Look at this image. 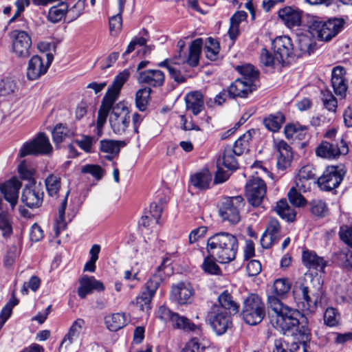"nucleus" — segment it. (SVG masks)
Instances as JSON below:
<instances>
[{
    "instance_id": "13d9d810",
    "label": "nucleus",
    "mask_w": 352,
    "mask_h": 352,
    "mask_svg": "<svg viewBox=\"0 0 352 352\" xmlns=\"http://www.w3.org/2000/svg\"><path fill=\"white\" fill-rule=\"evenodd\" d=\"M155 294L146 289L142 292L140 296L136 298V304L142 311H148L151 309V302Z\"/></svg>"
},
{
    "instance_id": "5fc2aeb1",
    "label": "nucleus",
    "mask_w": 352,
    "mask_h": 352,
    "mask_svg": "<svg viewBox=\"0 0 352 352\" xmlns=\"http://www.w3.org/2000/svg\"><path fill=\"white\" fill-rule=\"evenodd\" d=\"M324 323L329 327H336L339 324L340 315L337 309L330 307L324 313Z\"/></svg>"
},
{
    "instance_id": "b1692460",
    "label": "nucleus",
    "mask_w": 352,
    "mask_h": 352,
    "mask_svg": "<svg viewBox=\"0 0 352 352\" xmlns=\"http://www.w3.org/2000/svg\"><path fill=\"white\" fill-rule=\"evenodd\" d=\"M21 186V182L18 179H11L0 186L4 199L10 204L12 208H14L17 203Z\"/></svg>"
},
{
    "instance_id": "f3484780",
    "label": "nucleus",
    "mask_w": 352,
    "mask_h": 352,
    "mask_svg": "<svg viewBox=\"0 0 352 352\" xmlns=\"http://www.w3.org/2000/svg\"><path fill=\"white\" fill-rule=\"evenodd\" d=\"M195 291L187 282L173 284L170 292V299L179 305H188L194 300Z\"/></svg>"
},
{
    "instance_id": "774afa93",
    "label": "nucleus",
    "mask_w": 352,
    "mask_h": 352,
    "mask_svg": "<svg viewBox=\"0 0 352 352\" xmlns=\"http://www.w3.org/2000/svg\"><path fill=\"white\" fill-rule=\"evenodd\" d=\"M329 338L332 340L336 344H344L347 342L352 340V332L344 333L333 332L329 334Z\"/></svg>"
},
{
    "instance_id": "ddd939ff",
    "label": "nucleus",
    "mask_w": 352,
    "mask_h": 352,
    "mask_svg": "<svg viewBox=\"0 0 352 352\" xmlns=\"http://www.w3.org/2000/svg\"><path fill=\"white\" fill-rule=\"evenodd\" d=\"M345 173L344 168L340 166H328L318 179L319 187L321 190L326 191L336 188L342 181Z\"/></svg>"
},
{
    "instance_id": "6e6d98bb",
    "label": "nucleus",
    "mask_w": 352,
    "mask_h": 352,
    "mask_svg": "<svg viewBox=\"0 0 352 352\" xmlns=\"http://www.w3.org/2000/svg\"><path fill=\"white\" fill-rule=\"evenodd\" d=\"M321 100L326 109L329 111L336 112L338 102L331 91L328 89L321 91Z\"/></svg>"
},
{
    "instance_id": "dca6fc26",
    "label": "nucleus",
    "mask_w": 352,
    "mask_h": 352,
    "mask_svg": "<svg viewBox=\"0 0 352 352\" xmlns=\"http://www.w3.org/2000/svg\"><path fill=\"white\" fill-rule=\"evenodd\" d=\"M245 187L248 203L254 207L260 206L267 191L265 182L259 177H252L248 180Z\"/></svg>"
},
{
    "instance_id": "393cba45",
    "label": "nucleus",
    "mask_w": 352,
    "mask_h": 352,
    "mask_svg": "<svg viewBox=\"0 0 352 352\" xmlns=\"http://www.w3.org/2000/svg\"><path fill=\"white\" fill-rule=\"evenodd\" d=\"M302 262L307 268L319 272H322L327 264V261L322 256H320L315 252L309 250L302 252Z\"/></svg>"
},
{
    "instance_id": "412c9836",
    "label": "nucleus",
    "mask_w": 352,
    "mask_h": 352,
    "mask_svg": "<svg viewBox=\"0 0 352 352\" xmlns=\"http://www.w3.org/2000/svg\"><path fill=\"white\" fill-rule=\"evenodd\" d=\"M169 259L164 258L161 265L158 266L154 273L146 283V289L155 294L160 285L165 280L171 272V268L166 263Z\"/></svg>"
},
{
    "instance_id": "f257e3e1",
    "label": "nucleus",
    "mask_w": 352,
    "mask_h": 352,
    "mask_svg": "<svg viewBox=\"0 0 352 352\" xmlns=\"http://www.w3.org/2000/svg\"><path fill=\"white\" fill-rule=\"evenodd\" d=\"M238 248V240L234 235L221 232L208 238L206 250L218 262L228 263L235 259Z\"/></svg>"
},
{
    "instance_id": "9d476101",
    "label": "nucleus",
    "mask_w": 352,
    "mask_h": 352,
    "mask_svg": "<svg viewBox=\"0 0 352 352\" xmlns=\"http://www.w3.org/2000/svg\"><path fill=\"white\" fill-rule=\"evenodd\" d=\"M301 316L300 312L295 309H292L284 314L276 317V327L280 329L285 335L297 336L299 335L300 321L298 317Z\"/></svg>"
},
{
    "instance_id": "680f3d73",
    "label": "nucleus",
    "mask_w": 352,
    "mask_h": 352,
    "mask_svg": "<svg viewBox=\"0 0 352 352\" xmlns=\"http://www.w3.org/2000/svg\"><path fill=\"white\" fill-rule=\"evenodd\" d=\"M17 89L16 82L11 78H6L0 82V95L8 96Z\"/></svg>"
},
{
    "instance_id": "20e7f679",
    "label": "nucleus",
    "mask_w": 352,
    "mask_h": 352,
    "mask_svg": "<svg viewBox=\"0 0 352 352\" xmlns=\"http://www.w3.org/2000/svg\"><path fill=\"white\" fill-rule=\"evenodd\" d=\"M344 21L331 19L323 21L318 16H311L307 23L308 32L313 37L322 41H329L342 29Z\"/></svg>"
},
{
    "instance_id": "58836bf2",
    "label": "nucleus",
    "mask_w": 352,
    "mask_h": 352,
    "mask_svg": "<svg viewBox=\"0 0 352 352\" xmlns=\"http://www.w3.org/2000/svg\"><path fill=\"white\" fill-rule=\"evenodd\" d=\"M60 177L58 174H50L45 179L46 190L50 196H55L60 189Z\"/></svg>"
},
{
    "instance_id": "a19ab883",
    "label": "nucleus",
    "mask_w": 352,
    "mask_h": 352,
    "mask_svg": "<svg viewBox=\"0 0 352 352\" xmlns=\"http://www.w3.org/2000/svg\"><path fill=\"white\" fill-rule=\"evenodd\" d=\"M252 131H248L241 135L236 142L232 147L234 154L237 156L242 155L245 151H248L249 144L252 140Z\"/></svg>"
},
{
    "instance_id": "f704fd0d",
    "label": "nucleus",
    "mask_w": 352,
    "mask_h": 352,
    "mask_svg": "<svg viewBox=\"0 0 352 352\" xmlns=\"http://www.w3.org/2000/svg\"><path fill=\"white\" fill-rule=\"evenodd\" d=\"M275 210L283 219L288 222H294L296 220V210L290 206L285 199L277 202Z\"/></svg>"
},
{
    "instance_id": "79ce46f5",
    "label": "nucleus",
    "mask_w": 352,
    "mask_h": 352,
    "mask_svg": "<svg viewBox=\"0 0 352 352\" xmlns=\"http://www.w3.org/2000/svg\"><path fill=\"white\" fill-rule=\"evenodd\" d=\"M261 63L266 67H275L284 65L276 54H273L265 48L262 49L260 55Z\"/></svg>"
},
{
    "instance_id": "864d4df0",
    "label": "nucleus",
    "mask_w": 352,
    "mask_h": 352,
    "mask_svg": "<svg viewBox=\"0 0 352 352\" xmlns=\"http://www.w3.org/2000/svg\"><path fill=\"white\" fill-rule=\"evenodd\" d=\"M219 49V44L216 39L211 37L207 38L205 44V54L207 58L211 60H217Z\"/></svg>"
},
{
    "instance_id": "8fccbe9b",
    "label": "nucleus",
    "mask_w": 352,
    "mask_h": 352,
    "mask_svg": "<svg viewBox=\"0 0 352 352\" xmlns=\"http://www.w3.org/2000/svg\"><path fill=\"white\" fill-rule=\"evenodd\" d=\"M216 258L208 254L201 264V269L209 275H219L221 273V268L217 264Z\"/></svg>"
},
{
    "instance_id": "e2e57ef3",
    "label": "nucleus",
    "mask_w": 352,
    "mask_h": 352,
    "mask_svg": "<svg viewBox=\"0 0 352 352\" xmlns=\"http://www.w3.org/2000/svg\"><path fill=\"white\" fill-rule=\"evenodd\" d=\"M0 230L3 237H8L12 233V227L9 216L4 212H0Z\"/></svg>"
},
{
    "instance_id": "3c124183",
    "label": "nucleus",
    "mask_w": 352,
    "mask_h": 352,
    "mask_svg": "<svg viewBox=\"0 0 352 352\" xmlns=\"http://www.w3.org/2000/svg\"><path fill=\"white\" fill-rule=\"evenodd\" d=\"M67 9V5L64 3L52 6L48 12V20L52 23L60 21L65 15Z\"/></svg>"
},
{
    "instance_id": "ea45409f",
    "label": "nucleus",
    "mask_w": 352,
    "mask_h": 352,
    "mask_svg": "<svg viewBox=\"0 0 352 352\" xmlns=\"http://www.w3.org/2000/svg\"><path fill=\"white\" fill-rule=\"evenodd\" d=\"M219 304L223 310H229L230 312L236 313L239 311V305L232 300V297L228 291L222 292L218 298Z\"/></svg>"
},
{
    "instance_id": "de8ad7c7",
    "label": "nucleus",
    "mask_w": 352,
    "mask_h": 352,
    "mask_svg": "<svg viewBox=\"0 0 352 352\" xmlns=\"http://www.w3.org/2000/svg\"><path fill=\"white\" fill-rule=\"evenodd\" d=\"M284 122L285 117L281 113L270 115L263 120L265 127L273 132L278 131Z\"/></svg>"
},
{
    "instance_id": "7c9ffc66",
    "label": "nucleus",
    "mask_w": 352,
    "mask_h": 352,
    "mask_svg": "<svg viewBox=\"0 0 352 352\" xmlns=\"http://www.w3.org/2000/svg\"><path fill=\"white\" fill-rule=\"evenodd\" d=\"M186 109L193 115H198L204 109L203 95L199 91L189 93L186 96Z\"/></svg>"
},
{
    "instance_id": "e433bc0d",
    "label": "nucleus",
    "mask_w": 352,
    "mask_h": 352,
    "mask_svg": "<svg viewBox=\"0 0 352 352\" xmlns=\"http://www.w3.org/2000/svg\"><path fill=\"white\" fill-rule=\"evenodd\" d=\"M69 192L67 193L65 199L61 202L60 207L58 210V217L55 221V223L54 225V230L55 232V235L58 236L60 232L64 230L67 227V223L65 219V209L67 204V195Z\"/></svg>"
},
{
    "instance_id": "c85d7f7f",
    "label": "nucleus",
    "mask_w": 352,
    "mask_h": 352,
    "mask_svg": "<svg viewBox=\"0 0 352 352\" xmlns=\"http://www.w3.org/2000/svg\"><path fill=\"white\" fill-rule=\"evenodd\" d=\"M234 151L231 146L224 148L223 153L217 159V167L223 166L230 170H235L239 167L238 162L235 157Z\"/></svg>"
},
{
    "instance_id": "5701e85b",
    "label": "nucleus",
    "mask_w": 352,
    "mask_h": 352,
    "mask_svg": "<svg viewBox=\"0 0 352 352\" xmlns=\"http://www.w3.org/2000/svg\"><path fill=\"white\" fill-rule=\"evenodd\" d=\"M276 148L278 153L277 156L276 166L282 171L286 170L291 164L292 160V151L290 146L284 140H280L276 144Z\"/></svg>"
},
{
    "instance_id": "c03bdc74",
    "label": "nucleus",
    "mask_w": 352,
    "mask_h": 352,
    "mask_svg": "<svg viewBox=\"0 0 352 352\" xmlns=\"http://www.w3.org/2000/svg\"><path fill=\"white\" fill-rule=\"evenodd\" d=\"M211 181V175L208 171L197 173L191 177V184L193 186L201 189H206L208 188Z\"/></svg>"
},
{
    "instance_id": "338daca9",
    "label": "nucleus",
    "mask_w": 352,
    "mask_h": 352,
    "mask_svg": "<svg viewBox=\"0 0 352 352\" xmlns=\"http://www.w3.org/2000/svg\"><path fill=\"white\" fill-rule=\"evenodd\" d=\"M81 172L82 173H89L96 179H100L104 173V170L101 166L96 164H87L83 166L81 168Z\"/></svg>"
},
{
    "instance_id": "2eb2a0df",
    "label": "nucleus",
    "mask_w": 352,
    "mask_h": 352,
    "mask_svg": "<svg viewBox=\"0 0 352 352\" xmlns=\"http://www.w3.org/2000/svg\"><path fill=\"white\" fill-rule=\"evenodd\" d=\"M296 294L303 301L302 309L309 312H314L322 297V287L319 285L316 291L311 290L307 286L301 284L296 291Z\"/></svg>"
},
{
    "instance_id": "cd10ccee",
    "label": "nucleus",
    "mask_w": 352,
    "mask_h": 352,
    "mask_svg": "<svg viewBox=\"0 0 352 352\" xmlns=\"http://www.w3.org/2000/svg\"><path fill=\"white\" fill-rule=\"evenodd\" d=\"M251 80H245L241 78L236 79L228 88V95L231 98H244L252 91Z\"/></svg>"
},
{
    "instance_id": "49530a36",
    "label": "nucleus",
    "mask_w": 352,
    "mask_h": 352,
    "mask_svg": "<svg viewBox=\"0 0 352 352\" xmlns=\"http://www.w3.org/2000/svg\"><path fill=\"white\" fill-rule=\"evenodd\" d=\"M291 289V283L287 278H278L274 280L272 294L284 298Z\"/></svg>"
},
{
    "instance_id": "a18cd8bd",
    "label": "nucleus",
    "mask_w": 352,
    "mask_h": 352,
    "mask_svg": "<svg viewBox=\"0 0 352 352\" xmlns=\"http://www.w3.org/2000/svg\"><path fill=\"white\" fill-rule=\"evenodd\" d=\"M335 260L339 266L348 270H352V252L348 249L335 254Z\"/></svg>"
},
{
    "instance_id": "39448f33",
    "label": "nucleus",
    "mask_w": 352,
    "mask_h": 352,
    "mask_svg": "<svg viewBox=\"0 0 352 352\" xmlns=\"http://www.w3.org/2000/svg\"><path fill=\"white\" fill-rule=\"evenodd\" d=\"M242 316L244 321L250 325H256L263 320L265 306L259 296L251 294L244 299Z\"/></svg>"
},
{
    "instance_id": "f8f14e48",
    "label": "nucleus",
    "mask_w": 352,
    "mask_h": 352,
    "mask_svg": "<svg viewBox=\"0 0 352 352\" xmlns=\"http://www.w3.org/2000/svg\"><path fill=\"white\" fill-rule=\"evenodd\" d=\"M157 316L162 320H170L177 329H182L185 331H193L195 333L201 331L200 326L191 322L187 318L181 316L178 314L173 312L164 305H162L159 307Z\"/></svg>"
},
{
    "instance_id": "0e129e2a",
    "label": "nucleus",
    "mask_w": 352,
    "mask_h": 352,
    "mask_svg": "<svg viewBox=\"0 0 352 352\" xmlns=\"http://www.w3.org/2000/svg\"><path fill=\"white\" fill-rule=\"evenodd\" d=\"M289 202L296 207H302L305 205L306 200L305 197L297 190L295 187H292L287 194Z\"/></svg>"
},
{
    "instance_id": "423d86ee",
    "label": "nucleus",
    "mask_w": 352,
    "mask_h": 352,
    "mask_svg": "<svg viewBox=\"0 0 352 352\" xmlns=\"http://www.w3.org/2000/svg\"><path fill=\"white\" fill-rule=\"evenodd\" d=\"M245 206L241 196L226 197L219 202V216L224 221L230 224H237L241 221V212Z\"/></svg>"
},
{
    "instance_id": "4d7b16f0",
    "label": "nucleus",
    "mask_w": 352,
    "mask_h": 352,
    "mask_svg": "<svg viewBox=\"0 0 352 352\" xmlns=\"http://www.w3.org/2000/svg\"><path fill=\"white\" fill-rule=\"evenodd\" d=\"M126 0H118L119 12L109 19V28L111 32H118L120 30L122 24V13Z\"/></svg>"
},
{
    "instance_id": "2f4dec72",
    "label": "nucleus",
    "mask_w": 352,
    "mask_h": 352,
    "mask_svg": "<svg viewBox=\"0 0 352 352\" xmlns=\"http://www.w3.org/2000/svg\"><path fill=\"white\" fill-rule=\"evenodd\" d=\"M105 324L110 331H117L124 327L129 319L124 313H115L107 316L104 318Z\"/></svg>"
},
{
    "instance_id": "4468645a",
    "label": "nucleus",
    "mask_w": 352,
    "mask_h": 352,
    "mask_svg": "<svg viewBox=\"0 0 352 352\" xmlns=\"http://www.w3.org/2000/svg\"><path fill=\"white\" fill-rule=\"evenodd\" d=\"M208 320L217 335H222L232 327V320L227 311L219 306H214L208 313Z\"/></svg>"
},
{
    "instance_id": "09e8293b",
    "label": "nucleus",
    "mask_w": 352,
    "mask_h": 352,
    "mask_svg": "<svg viewBox=\"0 0 352 352\" xmlns=\"http://www.w3.org/2000/svg\"><path fill=\"white\" fill-rule=\"evenodd\" d=\"M125 144L124 141L104 140L100 141V150L103 153L116 155L120 152V146H124Z\"/></svg>"
},
{
    "instance_id": "6ab92c4d",
    "label": "nucleus",
    "mask_w": 352,
    "mask_h": 352,
    "mask_svg": "<svg viewBox=\"0 0 352 352\" xmlns=\"http://www.w3.org/2000/svg\"><path fill=\"white\" fill-rule=\"evenodd\" d=\"M272 50L284 63L295 57V50L291 38L287 36L276 37L272 41Z\"/></svg>"
},
{
    "instance_id": "9b49d317",
    "label": "nucleus",
    "mask_w": 352,
    "mask_h": 352,
    "mask_svg": "<svg viewBox=\"0 0 352 352\" xmlns=\"http://www.w3.org/2000/svg\"><path fill=\"white\" fill-rule=\"evenodd\" d=\"M9 36L13 53L18 57H28L32 48V39L29 34L23 30H14Z\"/></svg>"
},
{
    "instance_id": "0eeeda50",
    "label": "nucleus",
    "mask_w": 352,
    "mask_h": 352,
    "mask_svg": "<svg viewBox=\"0 0 352 352\" xmlns=\"http://www.w3.org/2000/svg\"><path fill=\"white\" fill-rule=\"evenodd\" d=\"M109 123L115 134L124 135L129 133L131 111L126 104L119 102L113 106L109 115Z\"/></svg>"
},
{
    "instance_id": "bf43d9fd",
    "label": "nucleus",
    "mask_w": 352,
    "mask_h": 352,
    "mask_svg": "<svg viewBox=\"0 0 352 352\" xmlns=\"http://www.w3.org/2000/svg\"><path fill=\"white\" fill-rule=\"evenodd\" d=\"M72 132L62 124H57L53 131L52 138L56 144L62 142L66 138L70 137Z\"/></svg>"
},
{
    "instance_id": "4be33fe9",
    "label": "nucleus",
    "mask_w": 352,
    "mask_h": 352,
    "mask_svg": "<svg viewBox=\"0 0 352 352\" xmlns=\"http://www.w3.org/2000/svg\"><path fill=\"white\" fill-rule=\"evenodd\" d=\"M80 286L78 289V294L80 298H85L94 291L101 292L104 289L102 282L96 280L94 276H84L80 280Z\"/></svg>"
},
{
    "instance_id": "603ef678",
    "label": "nucleus",
    "mask_w": 352,
    "mask_h": 352,
    "mask_svg": "<svg viewBox=\"0 0 352 352\" xmlns=\"http://www.w3.org/2000/svg\"><path fill=\"white\" fill-rule=\"evenodd\" d=\"M309 206L311 214L317 217H324L329 213L328 207L322 200L314 199L309 203Z\"/></svg>"
},
{
    "instance_id": "a878e982",
    "label": "nucleus",
    "mask_w": 352,
    "mask_h": 352,
    "mask_svg": "<svg viewBox=\"0 0 352 352\" xmlns=\"http://www.w3.org/2000/svg\"><path fill=\"white\" fill-rule=\"evenodd\" d=\"M314 177L315 174L311 166H305L302 167L296 177V187L299 191L304 192L309 190Z\"/></svg>"
},
{
    "instance_id": "a211bd4d",
    "label": "nucleus",
    "mask_w": 352,
    "mask_h": 352,
    "mask_svg": "<svg viewBox=\"0 0 352 352\" xmlns=\"http://www.w3.org/2000/svg\"><path fill=\"white\" fill-rule=\"evenodd\" d=\"M21 200L30 208L41 206L43 200V192L41 184L36 185L34 181L30 182V184L23 189Z\"/></svg>"
},
{
    "instance_id": "72a5a7b5",
    "label": "nucleus",
    "mask_w": 352,
    "mask_h": 352,
    "mask_svg": "<svg viewBox=\"0 0 352 352\" xmlns=\"http://www.w3.org/2000/svg\"><path fill=\"white\" fill-rule=\"evenodd\" d=\"M310 336L309 329L305 325H302L299 330V335L297 336L298 342L293 341L289 344L290 352H307V341Z\"/></svg>"
},
{
    "instance_id": "aec40b11",
    "label": "nucleus",
    "mask_w": 352,
    "mask_h": 352,
    "mask_svg": "<svg viewBox=\"0 0 352 352\" xmlns=\"http://www.w3.org/2000/svg\"><path fill=\"white\" fill-rule=\"evenodd\" d=\"M47 62L43 63V59L38 56H34L29 61L27 69V77L29 80H34L45 74L54 59L52 53L46 54Z\"/></svg>"
},
{
    "instance_id": "1a4fd4ad",
    "label": "nucleus",
    "mask_w": 352,
    "mask_h": 352,
    "mask_svg": "<svg viewBox=\"0 0 352 352\" xmlns=\"http://www.w3.org/2000/svg\"><path fill=\"white\" fill-rule=\"evenodd\" d=\"M53 148L49 138L43 133H40L32 140L27 142L21 146L19 155L24 157L28 155H50Z\"/></svg>"
},
{
    "instance_id": "6e6552de",
    "label": "nucleus",
    "mask_w": 352,
    "mask_h": 352,
    "mask_svg": "<svg viewBox=\"0 0 352 352\" xmlns=\"http://www.w3.org/2000/svg\"><path fill=\"white\" fill-rule=\"evenodd\" d=\"M348 153V145L342 138L332 142L322 141L315 149L316 156L330 160H337L340 155H346Z\"/></svg>"
},
{
    "instance_id": "69168bd1",
    "label": "nucleus",
    "mask_w": 352,
    "mask_h": 352,
    "mask_svg": "<svg viewBox=\"0 0 352 352\" xmlns=\"http://www.w3.org/2000/svg\"><path fill=\"white\" fill-rule=\"evenodd\" d=\"M307 130L305 126H298L296 124H287L285 127V134L287 138H299L302 132Z\"/></svg>"
},
{
    "instance_id": "052dcab7",
    "label": "nucleus",
    "mask_w": 352,
    "mask_h": 352,
    "mask_svg": "<svg viewBox=\"0 0 352 352\" xmlns=\"http://www.w3.org/2000/svg\"><path fill=\"white\" fill-rule=\"evenodd\" d=\"M238 72L243 76L241 79L245 80H251L252 84L257 78L258 73L252 65L247 64L237 67Z\"/></svg>"
},
{
    "instance_id": "4c0bfd02",
    "label": "nucleus",
    "mask_w": 352,
    "mask_h": 352,
    "mask_svg": "<svg viewBox=\"0 0 352 352\" xmlns=\"http://www.w3.org/2000/svg\"><path fill=\"white\" fill-rule=\"evenodd\" d=\"M282 298L272 294L267 297L268 307L276 314V317L292 309L284 305L281 301Z\"/></svg>"
},
{
    "instance_id": "37998d69",
    "label": "nucleus",
    "mask_w": 352,
    "mask_h": 352,
    "mask_svg": "<svg viewBox=\"0 0 352 352\" xmlns=\"http://www.w3.org/2000/svg\"><path fill=\"white\" fill-rule=\"evenodd\" d=\"M151 89L149 87H144L137 91L135 94V106L140 111L146 109L150 100Z\"/></svg>"
},
{
    "instance_id": "473e14b6",
    "label": "nucleus",
    "mask_w": 352,
    "mask_h": 352,
    "mask_svg": "<svg viewBox=\"0 0 352 352\" xmlns=\"http://www.w3.org/2000/svg\"><path fill=\"white\" fill-rule=\"evenodd\" d=\"M84 324L85 320L83 319H76L72 323L67 334L64 336L60 343V346H65V348H67L69 345H71L74 340L78 338Z\"/></svg>"
},
{
    "instance_id": "f03ea898",
    "label": "nucleus",
    "mask_w": 352,
    "mask_h": 352,
    "mask_svg": "<svg viewBox=\"0 0 352 352\" xmlns=\"http://www.w3.org/2000/svg\"><path fill=\"white\" fill-rule=\"evenodd\" d=\"M203 45L201 38L194 40L190 47L188 57L175 56L167 58L158 63V67L167 68L171 78L177 82L182 83L186 81V78L182 75L178 67L181 64L187 63L191 67H196L199 64V56Z\"/></svg>"
},
{
    "instance_id": "c756f323",
    "label": "nucleus",
    "mask_w": 352,
    "mask_h": 352,
    "mask_svg": "<svg viewBox=\"0 0 352 352\" xmlns=\"http://www.w3.org/2000/svg\"><path fill=\"white\" fill-rule=\"evenodd\" d=\"M278 16L283 22L289 28L300 24L301 14L298 10L291 7H285L278 11Z\"/></svg>"
},
{
    "instance_id": "c9c22d12",
    "label": "nucleus",
    "mask_w": 352,
    "mask_h": 352,
    "mask_svg": "<svg viewBox=\"0 0 352 352\" xmlns=\"http://www.w3.org/2000/svg\"><path fill=\"white\" fill-rule=\"evenodd\" d=\"M317 48L316 43L307 36H301L298 40V51L295 50V57L310 55Z\"/></svg>"
},
{
    "instance_id": "7ed1b4c3",
    "label": "nucleus",
    "mask_w": 352,
    "mask_h": 352,
    "mask_svg": "<svg viewBox=\"0 0 352 352\" xmlns=\"http://www.w3.org/2000/svg\"><path fill=\"white\" fill-rule=\"evenodd\" d=\"M130 73L127 70H124L119 73L104 96L101 105L98 112L97 128L101 130L106 122L108 114L113 109V104L117 100L120 90L128 80Z\"/></svg>"
},
{
    "instance_id": "bb28decb",
    "label": "nucleus",
    "mask_w": 352,
    "mask_h": 352,
    "mask_svg": "<svg viewBox=\"0 0 352 352\" xmlns=\"http://www.w3.org/2000/svg\"><path fill=\"white\" fill-rule=\"evenodd\" d=\"M164 74L159 69H147L139 73V83L147 84L152 87H160L164 82Z\"/></svg>"
}]
</instances>
